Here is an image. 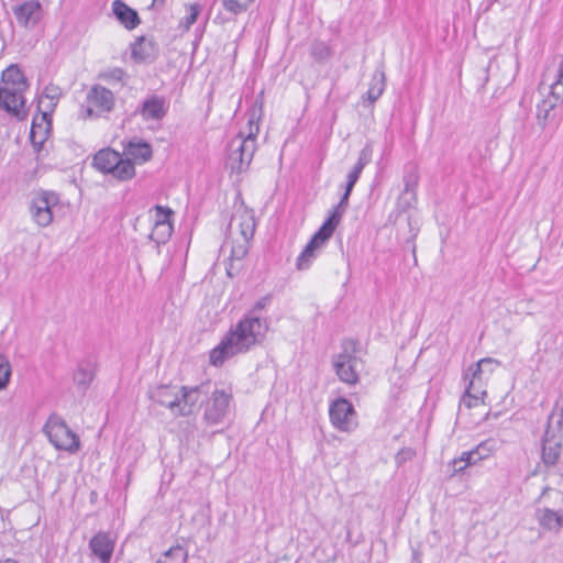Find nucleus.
Listing matches in <instances>:
<instances>
[{
	"instance_id": "f257e3e1",
	"label": "nucleus",
	"mask_w": 563,
	"mask_h": 563,
	"mask_svg": "<svg viewBox=\"0 0 563 563\" xmlns=\"http://www.w3.org/2000/svg\"><path fill=\"white\" fill-rule=\"evenodd\" d=\"M269 302L271 296L258 299L252 310L227 332L220 343L209 353L211 365L220 367L231 357L249 352L263 341L268 331V323L266 319L258 317L257 312L265 309Z\"/></svg>"
},
{
	"instance_id": "f03ea898",
	"label": "nucleus",
	"mask_w": 563,
	"mask_h": 563,
	"mask_svg": "<svg viewBox=\"0 0 563 563\" xmlns=\"http://www.w3.org/2000/svg\"><path fill=\"white\" fill-rule=\"evenodd\" d=\"M263 106L264 96L262 91L256 96L253 106L247 110L246 134L244 135L243 132H240L229 143L225 166L232 173L241 174L245 172L252 162L256 136L260 132V121L263 115Z\"/></svg>"
},
{
	"instance_id": "7ed1b4c3",
	"label": "nucleus",
	"mask_w": 563,
	"mask_h": 563,
	"mask_svg": "<svg viewBox=\"0 0 563 563\" xmlns=\"http://www.w3.org/2000/svg\"><path fill=\"white\" fill-rule=\"evenodd\" d=\"M3 87H0V109L15 117L19 121L26 118L24 92L29 82L16 64L7 67L1 75Z\"/></svg>"
},
{
	"instance_id": "20e7f679",
	"label": "nucleus",
	"mask_w": 563,
	"mask_h": 563,
	"mask_svg": "<svg viewBox=\"0 0 563 563\" xmlns=\"http://www.w3.org/2000/svg\"><path fill=\"white\" fill-rule=\"evenodd\" d=\"M350 196L343 192L338 205L329 211L328 218L297 257L296 266L299 271L308 269L317 256V251L331 239L347 209Z\"/></svg>"
},
{
	"instance_id": "39448f33",
	"label": "nucleus",
	"mask_w": 563,
	"mask_h": 563,
	"mask_svg": "<svg viewBox=\"0 0 563 563\" xmlns=\"http://www.w3.org/2000/svg\"><path fill=\"white\" fill-rule=\"evenodd\" d=\"M563 57L559 63L555 81L550 85L549 95L537 106V121L544 130L548 126H555L559 121L556 109L563 103Z\"/></svg>"
},
{
	"instance_id": "423d86ee",
	"label": "nucleus",
	"mask_w": 563,
	"mask_h": 563,
	"mask_svg": "<svg viewBox=\"0 0 563 563\" xmlns=\"http://www.w3.org/2000/svg\"><path fill=\"white\" fill-rule=\"evenodd\" d=\"M43 431L47 435L49 442L57 450L70 453H75L79 450L80 442L78 435L69 429L62 417L51 415L43 428Z\"/></svg>"
},
{
	"instance_id": "0eeeda50",
	"label": "nucleus",
	"mask_w": 563,
	"mask_h": 563,
	"mask_svg": "<svg viewBox=\"0 0 563 563\" xmlns=\"http://www.w3.org/2000/svg\"><path fill=\"white\" fill-rule=\"evenodd\" d=\"M358 342L353 339H346L342 343L343 352L335 356L333 367L341 382L355 385L358 383V374L356 372L355 355Z\"/></svg>"
},
{
	"instance_id": "6e6552de",
	"label": "nucleus",
	"mask_w": 563,
	"mask_h": 563,
	"mask_svg": "<svg viewBox=\"0 0 563 563\" xmlns=\"http://www.w3.org/2000/svg\"><path fill=\"white\" fill-rule=\"evenodd\" d=\"M329 417L333 427L343 432H350L357 427V415L353 405L343 397L331 402Z\"/></svg>"
},
{
	"instance_id": "1a4fd4ad",
	"label": "nucleus",
	"mask_w": 563,
	"mask_h": 563,
	"mask_svg": "<svg viewBox=\"0 0 563 563\" xmlns=\"http://www.w3.org/2000/svg\"><path fill=\"white\" fill-rule=\"evenodd\" d=\"M232 395L223 389H216L205 406L203 420L207 424L216 426L223 422L229 412Z\"/></svg>"
},
{
	"instance_id": "9d476101",
	"label": "nucleus",
	"mask_w": 563,
	"mask_h": 563,
	"mask_svg": "<svg viewBox=\"0 0 563 563\" xmlns=\"http://www.w3.org/2000/svg\"><path fill=\"white\" fill-rule=\"evenodd\" d=\"M58 197L52 191H41L34 196L30 203L32 219L40 227H47L53 221L52 207L57 205Z\"/></svg>"
},
{
	"instance_id": "9b49d317",
	"label": "nucleus",
	"mask_w": 563,
	"mask_h": 563,
	"mask_svg": "<svg viewBox=\"0 0 563 563\" xmlns=\"http://www.w3.org/2000/svg\"><path fill=\"white\" fill-rule=\"evenodd\" d=\"M168 110V100L164 96L153 93L137 106L134 114L140 115L144 122L159 123L167 115Z\"/></svg>"
},
{
	"instance_id": "f8f14e48",
	"label": "nucleus",
	"mask_w": 563,
	"mask_h": 563,
	"mask_svg": "<svg viewBox=\"0 0 563 563\" xmlns=\"http://www.w3.org/2000/svg\"><path fill=\"white\" fill-rule=\"evenodd\" d=\"M562 435L559 431H554L548 422L547 429L541 439V460L548 467L558 464L562 454Z\"/></svg>"
},
{
	"instance_id": "ddd939ff",
	"label": "nucleus",
	"mask_w": 563,
	"mask_h": 563,
	"mask_svg": "<svg viewBox=\"0 0 563 563\" xmlns=\"http://www.w3.org/2000/svg\"><path fill=\"white\" fill-rule=\"evenodd\" d=\"M115 547L111 532L99 531L89 541V549L99 563H110Z\"/></svg>"
},
{
	"instance_id": "4468645a",
	"label": "nucleus",
	"mask_w": 563,
	"mask_h": 563,
	"mask_svg": "<svg viewBox=\"0 0 563 563\" xmlns=\"http://www.w3.org/2000/svg\"><path fill=\"white\" fill-rule=\"evenodd\" d=\"M404 189L400 192L397 201V209L406 212L413 208L417 203V187L419 183V175L416 168H411L404 175Z\"/></svg>"
},
{
	"instance_id": "2eb2a0df",
	"label": "nucleus",
	"mask_w": 563,
	"mask_h": 563,
	"mask_svg": "<svg viewBox=\"0 0 563 563\" xmlns=\"http://www.w3.org/2000/svg\"><path fill=\"white\" fill-rule=\"evenodd\" d=\"M13 14L21 26L32 29L42 18V5L38 1H25L13 8Z\"/></svg>"
},
{
	"instance_id": "dca6fc26",
	"label": "nucleus",
	"mask_w": 563,
	"mask_h": 563,
	"mask_svg": "<svg viewBox=\"0 0 563 563\" xmlns=\"http://www.w3.org/2000/svg\"><path fill=\"white\" fill-rule=\"evenodd\" d=\"M63 95L62 88L54 84H48L37 99V110L41 112V121H47L54 112Z\"/></svg>"
},
{
	"instance_id": "f3484780",
	"label": "nucleus",
	"mask_w": 563,
	"mask_h": 563,
	"mask_svg": "<svg viewBox=\"0 0 563 563\" xmlns=\"http://www.w3.org/2000/svg\"><path fill=\"white\" fill-rule=\"evenodd\" d=\"M151 398L177 416L179 408V388L176 386H158L151 393Z\"/></svg>"
},
{
	"instance_id": "a211bd4d",
	"label": "nucleus",
	"mask_w": 563,
	"mask_h": 563,
	"mask_svg": "<svg viewBox=\"0 0 563 563\" xmlns=\"http://www.w3.org/2000/svg\"><path fill=\"white\" fill-rule=\"evenodd\" d=\"M131 56L136 63H152L157 56L156 43L140 36L132 44Z\"/></svg>"
},
{
	"instance_id": "6ab92c4d",
	"label": "nucleus",
	"mask_w": 563,
	"mask_h": 563,
	"mask_svg": "<svg viewBox=\"0 0 563 563\" xmlns=\"http://www.w3.org/2000/svg\"><path fill=\"white\" fill-rule=\"evenodd\" d=\"M88 102L103 112H110L114 107L113 92L102 86H93L87 95Z\"/></svg>"
},
{
	"instance_id": "aec40b11",
	"label": "nucleus",
	"mask_w": 563,
	"mask_h": 563,
	"mask_svg": "<svg viewBox=\"0 0 563 563\" xmlns=\"http://www.w3.org/2000/svg\"><path fill=\"white\" fill-rule=\"evenodd\" d=\"M112 12L115 19L126 29L134 30L141 23L136 10L130 8L122 0H114L112 2Z\"/></svg>"
},
{
	"instance_id": "412c9836",
	"label": "nucleus",
	"mask_w": 563,
	"mask_h": 563,
	"mask_svg": "<svg viewBox=\"0 0 563 563\" xmlns=\"http://www.w3.org/2000/svg\"><path fill=\"white\" fill-rule=\"evenodd\" d=\"M203 388V385L196 387L181 386L179 388V408L177 416H189L192 413L196 404L198 402V395Z\"/></svg>"
},
{
	"instance_id": "4be33fe9",
	"label": "nucleus",
	"mask_w": 563,
	"mask_h": 563,
	"mask_svg": "<svg viewBox=\"0 0 563 563\" xmlns=\"http://www.w3.org/2000/svg\"><path fill=\"white\" fill-rule=\"evenodd\" d=\"M120 156V153L112 148H103L93 156L92 165L103 174H111Z\"/></svg>"
},
{
	"instance_id": "5701e85b",
	"label": "nucleus",
	"mask_w": 563,
	"mask_h": 563,
	"mask_svg": "<svg viewBox=\"0 0 563 563\" xmlns=\"http://www.w3.org/2000/svg\"><path fill=\"white\" fill-rule=\"evenodd\" d=\"M52 126V117L47 119V121L37 122L36 118L33 119L31 131H30V141L35 150V152H40L42 150L43 144L47 140L48 133Z\"/></svg>"
},
{
	"instance_id": "b1692460",
	"label": "nucleus",
	"mask_w": 563,
	"mask_h": 563,
	"mask_svg": "<svg viewBox=\"0 0 563 563\" xmlns=\"http://www.w3.org/2000/svg\"><path fill=\"white\" fill-rule=\"evenodd\" d=\"M124 154L134 161L140 163L148 162L153 156L152 146L146 141H130L124 146Z\"/></svg>"
},
{
	"instance_id": "393cba45",
	"label": "nucleus",
	"mask_w": 563,
	"mask_h": 563,
	"mask_svg": "<svg viewBox=\"0 0 563 563\" xmlns=\"http://www.w3.org/2000/svg\"><path fill=\"white\" fill-rule=\"evenodd\" d=\"M95 375V364L89 360H85L78 364L77 369L74 373V382L79 387L87 389L89 385L92 383Z\"/></svg>"
},
{
	"instance_id": "a878e982",
	"label": "nucleus",
	"mask_w": 563,
	"mask_h": 563,
	"mask_svg": "<svg viewBox=\"0 0 563 563\" xmlns=\"http://www.w3.org/2000/svg\"><path fill=\"white\" fill-rule=\"evenodd\" d=\"M386 87V76L383 69H376L372 76L369 88L366 92L369 103H374L383 95Z\"/></svg>"
},
{
	"instance_id": "bb28decb",
	"label": "nucleus",
	"mask_w": 563,
	"mask_h": 563,
	"mask_svg": "<svg viewBox=\"0 0 563 563\" xmlns=\"http://www.w3.org/2000/svg\"><path fill=\"white\" fill-rule=\"evenodd\" d=\"M239 221L240 232L243 236V241L249 243L255 232V221L253 214L247 211H243L241 214H235L232 218V222Z\"/></svg>"
},
{
	"instance_id": "cd10ccee",
	"label": "nucleus",
	"mask_w": 563,
	"mask_h": 563,
	"mask_svg": "<svg viewBox=\"0 0 563 563\" xmlns=\"http://www.w3.org/2000/svg\"><path fill=\"white\" fill-rule=\"evenodd\" d=\"M373 148L369 144H366L358 154L357 162L347 174V179L357 183L364 167L372 161Z\"/></svg>"
},
{
	"instance_id": "c85d7f7f",
	"label": "nucleus",
	"mask_w": 563,
	"mask_h": 563,
	"mask_svg": "<svg viewBox=\"0 0 563 563\" xmlns=\"http://www.w3.org/2000/svg\"><path fill=\"white\" fill-rule=\"evenodd\" d=\"M111 175L121 181L133 178L135 175L134 163L129 157L124 159L120 156L119 163L112 169Z\"/></svg>"
},
{
	"instance_id": "c756f323",
	"label": "nucleus",
	"mask_w": 563,
	"mask_h": 563,
	"mask_svg": "<svg viewBox=\"0 0 563 563\" xmlns=\"http://www.w3.org/2000/svg\"><path fill=\"white\" fill-rule=\"evenodd\" d=\"M332 54V48L323 41L314 40L310 45V55L317 63H325Z\"/></svg>"
},
{
	"instance_id": "7c9ffc66",
	"label": "nucleus",
	"mask_w": 563,
	"mask_h": 563,
	"mask_svg": "<svg viewBox=\"0 0 563 563\" xmlns=\"http://www.w3.org/2000/svg\"><path fill=\"white\" fill-rule=\"evenodd\" d=\"M173 233L172 223H154L153 230L150 234V239L156 243V246L165 244Z\"/></svg>"
},
{
	"instance_id": "2f4dec72",
	"label": "nucleus",
	"mask_w": 563,
	"mask_h": 563,
	"mask_svg": "<svg viewBox=\"0 0 563 563\" xmlns=\"http://www.w3.org/2000/svg\"><path fill=\"white\" fill-rule=\"evenodd\" d=\"M539 522L548 530H559L563 526L562 517L549 508L542 510Z\"/></svg>"
},
{
	"instance_id": "473e14b6",
	"label": "nucleus",
	"mask_w": 563,
	"mask_h": 563,
	"mask_svg": "<svg viewBox=\"0 0 563 563\" xmlns=\"http://www.w3.org/2000/svg\"><path fill=\"white\" fill-rule=\"evenodd\" d=\"M481 461V456H478V451H467L463 452L461 456L453 461L454 472H462L467 466L475 465Z\"/></svg>"
},
{
	"instance_id": "72a5a7b5",
	"label": "nucleus",
	"mask_w": 563,
	"mask_h": 563,
	"mask_svg": "<svg viewBox=\"0 0 563 563\" xmlns=\"http://www.w3.org/2000/svg\"><path fill=\"white\" fill-rule=\"evenodd\" d=\"M254 0H221L225 11L238 15L245 12Z\"/></svg>"
},
{
	"instance_id": "f704fd0d",
	"label": "nucleus",
	"mask_w": 563,
	"mask_h": 563,
	"mask_svg": "<svg viewBox=\"0 0 563 563\" xmlns=\"http://www.w3.org/2000/svg\"><path fill=\"white\" fill-rule=\"evenodd\" d=\"M164 556H173L175 562L158 560L156 563H187L188 553L181 545L177 544L164 552Z\"/></svg>"
},
{
	"instance_id": "c9c22d12",
	"label": "nucleus",
	"mask_w": 563,
	"mask_h": 563,
	"mask_svg": "<svg viewBox=\"0 0 563 563\" xmlns=\"http://www.w3.org/2000/svg\"><path fill=\"white\" fill-rule=\"evenodd\" d=\"M493 362L492 358H482L475 365L471 366L464 374L465 379H474L475 384L481 382V375L483 373L482 367L485 364H490Z\"/></svg>"
},
{
	"instance_id": "e433bc0d",
	"label": "nucleus",
	"mask_w": 563,
	"mask_h": 563,
	"mask_svg": "<svg viewBox=\"0 0 563 563\" xmlns=\"http://www.w3.org/2000/svg\"><path fill=\"white\" fill-rule=\"evenodd\" d=\"M11 376V365L7 356L0 354V390L4 389Z\"/></svg>"
},
{
	"instance_id": "4c0bfd02",
	"label": "nucleus",
	"mask_w": 563,
	"mask_h": 563,
	"mask_svg": "<svg viewBox=\"0 0 563 563\" xmlns=\"http://www.w3.org/2000/svg\"><path fill=\"white\" fill-rule=\"evenodd\" d=\"M474 386H475V380L474 379H470V382L467 384V387L465 389V393L463 395V398H462V402L467 408H473V407H476L478 405L479 397L477 396V394H473V391H472Z\"/></svg>"
},
{
	"instance_id": "58836bf2",
	"label": "nucleus",
	"mask_w": 563,
	"mask_h": 563,
	"mask_svg": "<svg viewBox=\"0 0 563 563\" xmlns=\"http://www.w3.org/2000/svg\"><path fill=\"white\" fill-rule=\"evenodd\" d=\"M154 210H155L154 223H172V217H173L174 212L170 208L164 207L161 205H156L154 207Z\"/></svg>"
},
{
	"instance_id": "ea45409f",
	"label": "nucleus",
	"mask_w": 563,
	"mask_h": 563,
	"mask_svg": "<svg viewBox=\"0 0 563 563\" xmlns=\"http://www.w3.org/2000/svg\"><path fill=\"white\" fill-rule=\"evenodd\" d=\"M201 11L199 4L194 3L188 7V14L185 18L184 25L186 29H189L198 19V15Z\"/></svg>"
},
{
	"instance_id": "a19ab883",
	"label": "nucleus",
	"mask_w": 563,
	"mask_h": 563,
	"mask_svg": "<svg viewBox=\"0 0 563 563\" xmlns=\"http://www.w3.org/2000/svg\"><path fill=\"white\" fill-rule=\"evenodd\" d=\"M416 456V451L411 448L401 449L395 456L398 466L411 461Z\"/></svg>"
},
{
	"instance_id": "79ce46f5",
	"label": "nucleus",
	"mask_w": 563,
	"mask_h": 563,
	"mask_svg": "<svg viewBox=\"0 0 563 563\" xmlns=\"http://www.w3.org/2000/svg\"><path fill=\"white\" fill-rule=\"evenodd\" d=\"M103 79L122 82L126 77V73L119 67L112 68L102 75Z\"/></svg>"
},
{
	"instance_id": "37998d69",
	"label": "nucleus",
	"mask_w": 563,
	"mask_h": 563,
	"mask_svg": "<svg viewBox=\"0 0 563 563\" xmlns=\"http://www.w3.org/2000/svg\"><path fill=\"white\" fill-rule=\"evenodd\" d=\"M247 243H243V244H239L236 246H233L232 247V251H231V258H235V260H242L246 256L247 254V246H246Z\"/></svg>"
},
{
	"instance_id": "c03bdc74",
	"label": "nucleus",
	"mask_w": 563,
	"mask_h": 563,
	"mask_svg": "<svg viewBox=\"0 0 563 563\" xmlns=\"http://www.w3.org/2000/svg\"><path fill=\"white\" fill-rule=\"evenodd\" d=\"M474 451H478V456H481V461L486 459L489 455V449L487 448L486 443L478 444Z\"/></svg>"
},
{
	"instance_id": "a18cd8bd",
	"label": "nucleus",
	"mask_w": 563,
	"mask_h": 563,
	"mask_svg": "<svg viewBox=\"0 0 563 563\" xmlns=\"http://www.w3.org/2000/svg\"><path fill=\"white\" fill-rule=\"evenodd\" d=\"M472 391L473 394H477L479 399L487 395L486 390H483L481 386L477 387V383L475 384Z\"/></svg>"
},
{
	"instance_id": "49530a36",
	"label": "nucleus",
	"mask_w": 563,
	"mask_h": 563,
	"mask_svg": "<svg viewBox=\"0 0 563 563\" xmlns=\"http://www.w3.org/2000/svg\"><path fill=\"white\" fill-rule=\"evenodd\" d=\"M355 184H356L355 181L347 179V180H346V184H345V190H344V194L351 195V192H352V190H353V188H354Z\"/></svg>"
},
{
	"instance_id": "de8ad7c7",
	"label": "nucleus",
	"mask_w": 563,
	"mask_h": 563,
	"mask_svg": "<svg viewBox=\"0 0 563 563\" xmlns=\"http://www.w3.org/2000/svg\"><path fill=\"white\" fill-rule=\"evenodd\" d=\"M163 4H164V0H153L151 8H154L156 5H163Z\"/></svg>"
},
{
	"instance_id": "09e8293b",
	"label": "nucleus",
	"mask_w": 563,
	"mask_h": 563,
	"mask_svg": "<svg viewBox=\"0 0 563 563\" xmlns=\"http://www.w3.org/2000/svg\"><path fill=\"white\" fill-rule=\"evenodd\" d=\"M412 559H413V561H415L416 563H420V561H419V553H418L417 551H413V553H412Z\"/></svg>"
},
{
	"instance_id": "8fccbe9b",
	"label": "nucleus",
	"mask_w": 563,
	"mask_h": 563,
	"mask_svg": "<svg viewBox=\"0 0 563 563\" xmlns=\"http://www.w3.org/2000/svg\"><path fill=\"white\" fill-rule=\"evenodd\" d=\"M0 563H18V561L14 559H5V560L0 561Z\"/></svg>"
},
{
	"instance_id": "3c124183",
	"label": "nucleus",
	"mask_w": 563,
	"mask_h": 563,
	"mask_svg": "<svg viewBox=\"0 0 563 563\" xmlns=\"http://www.w3.org/2000/svg\"><path fill=\"white\" fill-rule=\"evenodd\" d=\"M165 559L163 561H169L175 562V559L173 556H164Z\"/></svg>"
}]
</instances>
